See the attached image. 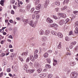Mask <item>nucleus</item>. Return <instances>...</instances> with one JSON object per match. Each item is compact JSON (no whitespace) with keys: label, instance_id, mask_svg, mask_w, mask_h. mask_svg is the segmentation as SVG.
<instances>
[{"label":"nucleus","instance_id":"obj_1","mask_svg":"<svg viewBox=\"0 0 78 78\" xmlns=\"http://www.w3.org/2000/svg\"><path fill=\"white\" fill-rule=\"evenodd\" d=\"M28 20L27 19H23V22L24 23V24H27V23L29 24L30 26H31L32 27H35L36 26V24L35 23L33 22V20H31L30 22H28Z\"/></svg>","mask_w":78,"mask_h":78},{"label":"nucleus","instance_id":"obj_2","mask_svg":"<svg viewBox=\"0 0 78 78\" xmlns=\"http://www.w3.org/2000/svg\"><path fill=\"white\" fill-rule=\"evenodd\" d=\"M71 74H72V78H77V76H78V73L76 72H74L72 73Z\"/></svg>","mask_w":78,"mask_h":78},{"label":"nucleus","instance_id":"obj_3","mask_svg":"<svg viewBox=\"0 0 78 78\" xmlns=\"http://www.w3.org/2000/svg\"><path fill=\"white\" fill-rule=\"evenodd\" d=\"M76 44V41H74L72 42L70 46H69V48H70V49H72L74 45H75V44Z\"/></svg>","mask_w":78,"mask_h":78},{"label":"nucleus","instance_id":"obj_4","mask_svg":"<svg viewBox=\"0 0 78 78\" xmlns=\"http://www.w3.org/2000/svg\"><path fill=\"white\" fill-rule=\"evenodd\" d=\"M58 16H59L61 17L65 18L66 16V15L65 13H58Z\"/></svg>","mask_w":78,"mask_h":78},{"label":"nucleus","instance_id":"obj_5","mask_svg":"<svg viewBox=\"0 0 78 78\" xmlns=\"http://www.w3.org/2000/svg\"><path fill=\"white\" fill-rule=\"evenodd\" d=\"M49 27H54V28H57L58 27V25L56 24H53L49 26Z\"/></svg>","mask_w":78,"mask_h":78},{"label":"nucleus","instance_id":"obj_6","mask_svg":"<svg viewBox=\"0 0 78 78\" xmlns=\"http://www.w3.org/2000/svg\"><path fill=\"white\" fill-rule=\"evenodd\" d=\"M49 3V1L48 0H47L45 1V3H44V7L45 8H47V5H48Z\"/></svg>","mask_w":78,"mask_h":78},{"label":"nucleus","instance_id":"obj_7","mask_svg":"<svg viewBox=\"0 0 78 78\" xmlns=\"http://www.w3.org/2000/svg\"><path fill=\"white\" fill-rule=\"evenodd\" d=\"M46 22H48V23H53V21L51 19H50L49 18H48L46 20Z\"/></svg>","mask_w":78,"mask_h":78},{"label":"nucleus","instance_id":"obj_8","mask_svg":"<svg viewBox=\"0 0 78 78\" xmlns=\"http://www.w3.org/2000/svg\"><path fill=\"white\" fill-rule=\"evenodd\" d=\"M50 33V31L49 30H45V34L46 35V36H48Z\"/></svg>","mask_w":78,"mask_h":78},{"label":"nucleus","instance_id":"obj_9","mask_svg":"<svg viewBox=\"0 0 78 78\" xmlns=\"http://www.w3.org/2000/svg\"><path fill=\"white\" fill-rule=\"evenodd\" d=\"M57 36H58V37H59L60 38H62L63 37L62 34L59 32L57 33Z\"/></svg>","mask_w":78,"mask_h":78},{"label":"nucleus","instance_id":"obj_10","mask_svg":"<svg viewBox=\"0 0 78 78\" xmlns=\"http://www.w3.org/2000/svg\"><path fill=\"white\" fill-rule=\"evenodd\" d=\"M30 59L32 61L34 62L35 61V59L33 55H30Z\"/></svg>","mask_w":78,"mask_h":78},{"label":"nucleus","instance_id":"obj_11","mask_svg":"<svg viewBox=\"0 0 78 78\" xmlns=\"http://www.w3.org/2000/svg\"><path fill=\"white\" fill-rule=\"evenodd\" d=\"M59 23L60 25H63V23H64V20H61L59 22Z\"/></svg>","mask_w":78,"mask_h":78},{"label":"nucleus","instance_id":"obj_12","mask_svg":"<svg viewBox=\"0 0 78 78\" xmlns=\"http://www.w3.org/2000/svg\"><path fill=\"white\" fill-rule=\"evenodd\" d=\"M41 4H40L38 5V6L36 7V9H37V10H39V9H41Z\"/></svg>","mask_w":78,"mask_h":78},{"label":"nucleus","instance_id":"obj_13","mask_svg":"<svg viewBox=\"0 0 78 78\" xmlns=\"http://www.w3.org/2000/svg\"><path fill=\"white\" fill-rule=\"evenodd\" d=\"M35 67H37V68H39L40 67V65L39 63L37 62L35 63Z\"/></svg>","mask_w":78,"mask_h":78},{"label":"nucleus","instance_id":"obj_14","mask_svg":"<svg viewBox=\"0 0 78 78\" xmlns=\"http://www.w3.org/2000/svg\"><path fill=\"white\" fill-rule=\"evenodd\" d=\"M14 69L15 72H17V71L18 70V67L17 65H16L14 68Z\"/></svg>","mask_w":78,"mask_h":78},{"label":"nucleus","instance_id":"obj_15","mask_svg":"<svg viewBox=\"0 0 78 78\" xmlns=\"http://www.w3.org/2000/svg\"><path fill=\"white\" fill-rule=\"evenodd\" d=\"M36 20L35 21L36 23H37L38 22V20H37L38 19H39V17H40V15H37L36 16Z\"/></svg>","mask_w":78,"mask_h":78},{"label":"nucleus","instance_id":"obj_16","mask_svg":"<svg viewBox=\"0 0 78 78\" xmlns=\"http://www.w3.org/2000/svg\"><path fill=\"white\" fill-rule=\"evenodd\" d=\"M39 33L40 35H42L44 33V31L43 30H41L39 31Z\"/></svg>","mask_w":78,"mask_h":78},{"label":"nucleus","instance_id":"obj_17","mask_svg":"<svg viewBox=\"0 0 78 78\" xmlns=\"http://www.w3.org/2000/svg\"><path fill=\"white\" fill-rule=\"evenodd\" d=\"M51 33L52 34L55 35V36H57V33H56L55 31L52 30L51 31Z\"/></svg>","mask_w":78,"mask_h":78},{"label":"nucleus","instance_id":"obj_18","mask_svg":"<svg viewBox=\"0 0 78 78\" xmlns=\"http://www.w3.org/2000/svg\"><path fill=\"white\" fill-rule=\"evenodd\" d=\"M45 67H46V68H48V69H50L51 68V66L50 65L46 64L45 65Z\"/></svg>","mask_w":78,"mask_h":78},{"label":"nucleus","instance_id":"obj_19","mask_svg":"<svg viewBox=\"0 0 78 78\" xmlns=\"http://www.w3.org/2000/svg\"><path fill=\"white\" fill-rule=\"evenodd\" d=\"M46 41H47V37H43L42 38V41L45 42Z\"/></svg>","mask_w":78,"mask_h":78},{"label":"nucleus","instance_id":"obj_20","mask_svg":"<svg viewBox=\"0 0 78 78\" xmlns=\"http://www.w3.org/2000/svg\"><path fill=\"white\" fill-rule=\"evenodd\" d=\"M46 76V74H40V76L41 77V78H43L45 77Z\"/></svg>","mask_w":78,"mask_h":78},{"label":"nucleus","instance_id":"obj_21","mask_svg":"<svg viewBox=\"0 0 78 78\" xmlns=\"http://www.w3.org/2000/svg\"><path fill=\"white\" fill-rule=\"evenodd\" d=\"M46 60L47 61V63H48V64H50V63L51 62V61H50V58H47Z\"/></svg>","mask_w":78,"mask_h":78},{"label":"nucleus","instance_id":"obj_22","mask_svg":"<svg viewBox=\"0 0 78 78\" xmlns=\"http://www.w3.org/2000/svg\"><path fill=\"white\" fill-rule=\"evenodd\" d=\"M70 64L71 66H75V62H73L72 63H70Z\"/></svg>","mask_w":78,"mask_h":78},{"label":"nucleus","instance_id":"obj_23","mask_svg":"<svg viewBox=\"0 0 78 78\" xmlns=\"http://www.w3.org/2000/svg\"><path fill=\"white\" fill-rule=\"evenodd\" d=\"M76 30H74V32L76 34H78V28L76 27L75 28Z\"/></svg>","mask_w":78,"mask_h":78},{"label":"nucleus","instance_id":"obj_24","mask_svg":"<svg viewBox=\"0 0 78 78\" xmlns=\"http://www.w3.org/2000/svg\"><path fill=\"white\" fill-rule=\"evenodd\" d=\"M24 70H26L27 69H28V66L27 65H24Z\"/></svg>","mask_w":78,"mask_h":78},{"label":"nucleus","instance_id":"obj_25","mask_svg":"<svg viewBox=\"0 0 78 78\" xmlns=\"http://www.w3.org/2000/svg\"><path fill=\"white\" fill-rule=\"evenodd\" d=\"M48 55V53H46L45 54H44V58H47Z\"/></svg>","mask_w":78,"mask_h":78},{"label":"nucleus","instance_id":"obj_26","mask_svg":"<svg viewBox=\"0 0 78 78\" xmlns=\"http://www.w3.org/2000/svg\"><path fill=\"white\" fill-rule=\"evenodd\" d=\"M55 4L56 5H58V6H59L60 5V2H55Z\"/></svg>","mask_w":78,"mask_h":78},{"label":"nucleus","instance_id":"obj_27","mask_svg":"<svg viewBox=\"0 0 78 78\" xmlns=\"http://www.w3.org/2000/svg\"><path fill=\"white\" fill-rule=\"evenodd\" d=\"M37 72L38 73H41V72H42V69H37Z\"/></svg>","mask_w":78,"mask_h":78},{"label":"nucleus","instance_id":"obj_28","mask_svg":"<svg viewBox=\"0 0 78 78\" xmlns=\"http://www.w3.org/2000/svg\"><path fill=\"white\" fill-rule=\"evenodd\" d=\"M31 6V5H30V4H28L27 6V8L28 9H30V7Z\"/></svg>","mask_w":78,"mask_h":78},{"label":"nucleus","instance_id":"obj_29","mask_svg":"<svg viewBox=\"0 0 78 78\" xmlns=\"http://www.w3.org/2000/svg\"><path fill=\"white\" fill-rule=\"evenodd\" d=\"M34 56L35 59H37L38 58V55L37 54H34Z\"/></svg>","mask_w":78,"mask_h":78},{"label":"nucleus","instance_id":"obj_30","mask_svg":"<svg viewBox=\"0 0 78 78\" xmlns=\"http://www.w3.org/2000/svg\"><path fill=\"white\" fill-rule=\"evenodd\" d=\"M57 48L59 49L61 48V44H59V45L58 46Z\"/></svg>","mask_w":78,"mask_h":78},{"label":"nucleus","instance_id":"obj_31","mask_svg":"<svg viewBox=\"0 0 78 78\" xmlns=\"http://www.w3.org/2000/svg\"><path fill=\"white\" fill-rule=\"evenodd\" d=\"M69 2V0H65L63 2V5H64L65 3H67Z\"/></svg>","mask_w":78,"mask_h":78},{"label":"nucleus","instance_id":"obj_32","mask_svg":"<svg viewBox=\"0 0 78 78\" xmlns=\"http://www.w3.org/2000/svg\"><path fill=\"white\" fill-rule=\"evenodd\" d=\"M73 13L76 14V15H78V11H74L73 12Z\"/></svg>","mask_w":78,"mask_h":78},{"label":"nucleus","instance_id":"obj_33","mask_svg":"<svg viewBox=\"0 0 78 78\" xmlns=\"http://www.w3.org/2000/svg\"><path fill=\"white\" fill-rule=\"evenodd\" d=\"M69 21H70V20L68 18H67V19L65 20V22H66V23H68V22H69Z\"/></svg>","mask_w":78,"mask_h":78},{"label":"nucleus","instance_id":"obj_34","mask_svg":"<svg viewBox=\"0 0 78 78\" xmlns=\"http://www.w3.org/2000/svg\"><path fill=\"white\" fill-rule=\"evenodd\" d=\"M40 1L39 0H37L35 2V5H37L39 3Z\"/></svg>","mask_w":78,"mask_h":78},{"label":"nucleus","instance_id":"obj_35","mask_svg":"<svg viewBox=\"0 0 78 78\" xmlns=\"http://www.w3.org/2000/svg\"><path fill=\"white\" fill-rule=\"evenodd\" d=\"M34 69H32V70H30L29 71V72L30 73H33V72H34Z\"/></svg>","mask_w":78,"mask_h":78},{"label":"nucleus","instance_id":"obj_36","mask_svg":"<svg viewBox=\"0 0 78 78\" xmlns=\"http://www.w3.org/2000/svg\"><path fill=\"white\" fill-rule=\"evenodd\" d=\"M39 12V11H36L34 12V14H37Z\"/></svg>","mask_w":78,"mask_h":78},{"label":"nucleus","instance_id":"obj_37","mask_svg":"<svg viewBox=\"0 0 78 78\" xmlns=\"http://www.w3.org/2000/svg\"><path fill=\"white\" fill-rule=\"evenodd\" d=\"M65 39L66 41H69V38L68 37H66L65 38Z\"/></svg>","mask_w":78,"mask_h":78},{"label":"nucleus","instance_id":"obj_38","mask_svg":"<svg viewBox=\"0 0 78 78\" xmlns=\"http://www.w3.org/2000/svg\"><path fill=\"white\" fill-rule=\"evenodd\" d=\"M14 55H15V54H14V53H12V54L10 56V57H11V58H12L14 56Z\"/></svg>","mask_w":78,"mask_h":78},{"label":"nucleus","instance_id":"obj_39","mask_svg":"<svg viewBox=\"0 0 78 78\" xmlns=\"http://www.w3.org/2000/svg\"><path fill=\"white\" fill-rule=\"evenodd\" d=\"M7 72H11V69L10 68H8L7 69Z\"/></svg>","mask_w":78,"mask_h":78},{"label":"nucleus","instance_id":"obj_40","mask_svg":"<svg viewBox=\"0 0 78 78\" xmlns=\"http://www.w3.org/2000/svg\"><path fill=\"white\" fill-rule=\"evenodd\" d=\"M19 58L20 60V61H23V58H20V56H19L18 57Z\"/></svg>","mask_w":78,"mask_h":78},{"label":"nucleus","instance_id":"obj_41","mask_svg":"<svg viewBox=\"0 0 78 78\" xmlns=\"http://www.w3.org/2000/svg\"><path fill=\"white\" fill-rule=\"evenodd\" d=\"M38 50H37V49L34 52V54H37V53H38Z\"/></svg>","mask_w":78,"mask_h":78},{"label":"nucleus","instance_id":"obj_42","mask_svg":"<svg viewBox=\"0 0 78 78\" xmlns=\"http://www.w3.org/2000/svg\"><path fill=\"white\" fill-rule=\"evenodd\" d=\"M30 61V59H29V57H28L27 59L26 60V62H28Z\"/></svg>","mask_w":78,"mask_h":78},{"label":"nucleus","instance_id":"obj_43","mask_svg":"<svg viewBox=\"0 0 78 78\" xmlns=\"http://www.w3.org/2000/svg\"><path fill=\"white\" fill-rule=\"evenodd\" d=\"M23 54H24V55H25V56H27V55H28V52H23Z\"/></svg>","mask_w":78,"mask_h":78},{"label":"nucleus","instance_id":"obj_44","mask_svg":"<svg viewBox=\"0 0 78 78\" xmlns=\"http://www.w3.org/2000/svg\"><path fill=\"white\" fill-rule=\"evenodd\" d=\"M5 56V54L4 53H2L1 54V56L2 57H3L4 56Z\"/></svg>","mask_w":78,"mask_h":78},{"label":"nucleus","instance_id":"obj_45","mask_svg":"<svg viewBox=\"0 0 78 78\" xmlns=\"http://www.w3.org/2000/svg\"><path fill=\"white\" fill-rule=\"evenodd\" d=\"M53 18L54 19H58V17L56 16H54V15L53 16Z\"/></svg>","mask_w":78,"mask_h":78},{"label":"nucleus","instance_id":"obj_46","mask_svg":"<svg viewBox=\"0 0 78 78\" xmlns=\"http://www.w3.org/2000/svg\"><path fill=\"white\" fill-rule=\"evenodd\" d=\"M52 76L51 74H49L48 75V77L49 78H51L52 77Z\"/></svg>","mask_w":78,"mask_h":78},{"label":"nucleus","instance_id":"obj_47","mask_svg":"<svg viewBox=\"0 0 78 78\" xmlns=\"http://www.w3.org/2000/svg\"><path fill=\"white\" fill-rule=\"evenodd\" d=\"M66 55H69V56H70V55H71V53L67 52L66 53Z\"/></svg>","mask_w":78,"mask_h":78},{"label":"nucleus","instance_id":"obj_48","mask_svg":"<svg viewBox=\"0 0 78 78\" xmlns=\"http://www.w3.org/2000/svg\"><path fill=\"white\" fill-rule=\"evenodd\" d=\"M11 13L12 14H14V10H11Z\"/></svg>","mask_w":78,"mask_h":78},{"label":"nucleus","instance_id":"obj_49","mask_svg":"<svg viewBox=\"0 0 78 78\" xmlns=\"http://www.w3.org/2000/svg\"><path fill=\"white\" fill-rule=\"evenodd\" d=\"M34 8H32L31 10V12H33V11H34Z\"/></svg>","mask_w":78,"mask_h":78},{"label":"nucleus","instance_id":"obj_50","mask_svg":"<svg viewBox=\"0 0 78 78\" xmlns=\"http://www.w3.org/2000/svg\"><path fill=\"white\" fill-rule=\"evenodd\" d=\"M52 52V51L51 50H49L48 51V53H51Z\"/></svg>","mask_w":78,"mask_h":78},{"label":"nucleus","instance_id":"obj_51","mask_svg":"<svg viewBox=\"0 0 78 78\" xmlns=\"http://www.w3.org/2000/svg\"><path fill=\"white\" fill-rule=\"evenodd\" d=\"M8 37H9V38H10L11 39H12V38H13L12 36L11 35H9V36Z\"/></svg>","mask_w":78,"mask_h":78},{"label":"nucleus","instance_id":"obj_52","mask_svg":"<svg viewBox=\"0 0 78 78\" xmlns=\"http://www.w3.org/2000/svg\"><path fill=\"white\" fill-rule=\"evenodd\" d=\"M32 18L33 19H34V18H35V15H33L32 16Z\"/></svg>","mask_w":78,"mask_h":78},{"label":"nucleus","instance_id":"obj_53","mask_svg":"<svg viewBox=\"0 0 78 78\" xmlns=\"http://www.w3.org/2000/svg\"><path fill=\"white\" fill-rule=\"evenodd\" d=\"M2 30H3L2 29L0 30V32L1 33H3V32H4V30L2 31Z\"/></svg>","mask_w":78,"mask_h":78},{"label":"nucleus","instance_id":"obj_54","mask_svg":"<svg viewBox=\"0 0 78 78\" xmlns=\"http://www.w3.org/2000/svg\"><path fill=\"white\" fill-rule=\"evenodd\" d=\"M55 10L56 12H58L59 11V8H57L56 9H55Z\"/></svg>","mask_w":78,"mask_h":78},{"label":"nucleus","instance_id":"obj_55","mask_svg":"<svg viewBox=\"0 0 78 78\" xmlns=\"http://www.w3.org/2000/svg\"><path fill=\"white\" fill-rule=\"evenodd\" d=\"M56 65V62H54L53 63V66H55Z\"/></svg>","mask_w":78,"mask_h":78},{"label":"nucleus","instance_id":"obj_56","mask_svg":"<svg viewBox=\"0 0 78 78\" xmlns=\"http://www.w3.org/2000/svg\"><path fill=\"white\" fill-rule=\"evenodd\" d=\"M9 22L10 23H12L13 21L12 20H9Z\"/></svg>","mask_w":78,"mask_h":78},{"label":"nucleus","instance_id":"obj_57","mask_svg":"<svg viewBox=\"0 0 78 78\" xmlns=\"http://www.w3.org/2000/svg\"><path fill=\"white\" fill-rule=\"evenodd\" d=\"M29 64V65H30V66H33V63L30 62V63Z\"/></svg>","mask_w":78,"mask_h":78},{"label":"nucleus","instance_id":"obj_58","mask_svg":"<svg viewBox=\"0 0 78 78\" xmlns=\"http://www.w3.org/2000/svg\"><path fill=\"white\" fill-rule=\"evenodd\" d=\"M12 4H14V3H15V0H12Z\"/></svg>","mask_w":78,"mask_h":78},{"label":"nucleus","instance_id":"obj_59","mask_svg":"<svg viewBox=\"0 0 78 78\" xmlns=\"http://www.w3.org/2000/svg\"><path fill=\"white\" fill-rule=\"evenodd\" d=\"M16 19L18 20H20V18L18 17L16 18Z\"/></svg>","mask_w":78,"mask_h":78},{"label":"nucleus","instance_id":"obj_60","mask_svg":"<svg viewBox=\"0 0 78 78\" xmlns=\"http://www.w3.org/2000/svg\"><path fill=\"white\" fill-rule=\"evenodd\" d=\"M73 33V32L72 31H71L69 32V35H71V34H72Z\"/></svg>","mask_w":78,"mask_h":78},{"label":"nucleus","instance_id":"obj_61","mask_svg":"<svg viewBox=\"0 0 78 78\" xmlns=\"http://www.w3.org/2000/svg\"><path fill=\"white\" fill-rule=\"evenodd\" d=\"M9 48H12V45L11 44H10L9 46Z\"/></svg>","mask_w":78,"mask_h":78},{"label":"nucleus","instance_id":"obj_62","mask_svg":"<svg viewBox=\"0 0 78 78\" xmlns=\"http://www.w3.org/2000/svg\"><path fill=\"white\" fill-rule=\"evenodd\" d=\"M75 24L76 25L78 26V21H77L76 22Z\"/></svg>","mask_w":78,"mask_h":78},{"label":"nucleus","instance_id":"obj_63","mask_svg":"<svg viewBox=\"0 0 78 78\" xmlns=\"http://www.w3.org/2000/svg\"><path fill=\"white\" fill-rule=\"evenodd\" d=\"M5 2V0H1V1L0 3H4V2Z\"/></svg>","mask_w":78,"mask_h":78},{"label":"nucleus","instance_id":"obj_64","mask_svg":"<svg viewBox=\"0 0 78 78\" xmlns=\"http://www.w3.org/2000/svg\"><path fill=\"white\" fill-rule=\"evenodd\" d=\"M78 49V46H76V48H75V50L76 51Z\"/></svg>","mask_w":78,"mask_h":78}]
</instances>
